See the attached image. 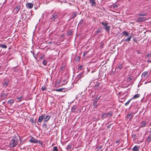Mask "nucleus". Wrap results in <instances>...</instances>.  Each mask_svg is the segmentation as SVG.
I'll use <instances>...</instances> for the list:
<instances>
[{
    "label": "nucleus",
    "mask_w": 151,
    "mask_h": 151,
    "mask_svg": "<svg viewBox=\"0 0 151 151\" xmlns=\"http://www.w3.org/2000/svg\"><path fill=\"white\" fill-rule=\"evenodd\" d=\"M100 24L103 25L104 28L105 30L106 31L109 33L111 26L108 25L109 23L106 21H105V22H101Z\"/></svg>",
    "instance_id": "obj_1"
},
{
    "label": "nucleus",
    "mask_w": 151,
    "mask_h": 151,
    "mask_svg": "<svg viewBox=\"0 0 151 151\" xmlns=\"http://www.w3.org/2000/svg\"><path fill=\"white\" fill-rule=\"evenodd\" d=\"M18 143L17 138L16 136H13L12 139L10 141V147H13L16 146Z\"/></svg>",
    "instance_id": "obj_2"
},
{
    "label": "nucleus",
    "mask_w": 151,
    "mask_h": 151,
    "mask_svg": "<svg viewBox=\"0 0 151 151\" xmlns=\"http://www.w3.org/2000/svg\"><path fill=\"white\" fill-rule=\"evenodd\" d=\"M58 14L57 12H54L51 15L50 19L51 20H55L58 17Z\"/></svg>",
    "instance_id": "obj_3"
},
{
    "label": "nucleus",
    "mask_w": 151,
    "mask_h": 151,
    "mask_svg": "<svg viewBox=\"0 0 151 151\" xmlns=\"http://www.w3.org/2000/svg\"><path fill=\"white\" fill-rule=\"evenodd\" d=\"M147 20V18L145 17H138L137 18V22H142L144 21H146Z\"/></svg>",
    "instance_id": "obj_4"
},
{
    "label": "nucleus",
    "mask_w": 151,
    "mask_h": 151,
    "mask_svg": "<svg viewBox=\"0 0 151 151\" xmlns=\"http://www.w3.org/2000/svg\"><path fill=\"white\" fill-rule=\"evenodd\" d=\"M101 82H99L98 81H97L96 84L95 85V86H94V89L96 90H97L99 89V86L100 85V84H101Z\"/></svg>",
    "instance_id": "obj_5"
},
{
    "label": "nucleus",
    "mask_w": 151,
    "mask_h": 151,
    "mask_svg": "<svg viewBox=\"0 0 151 151\" xmlns=\"http://www.w3.org/2000/svg\"><path fill=\"white\" fill-rule=\"evenodd\" d=\"M33 4L31 3H27L26 4V7L29 9H32L33 7Z\"/></svg>",
    "instance_id": "obj_6"
},
{
    "label": "nucleus",
    "mask_w": 151,
    "mask_h": 151,
    "mask_svg": "<svg viewBox=\"0 0 151 151\" xmlns=\"http://www.w3.org/2000/svg\"><path fill=\"white\" fill-rule=\"evenodd\" d=\"M45 117V114H42L41 116H40L38 120V122L39 123H41L42 122V120Z\"/></svg>",
    "instance_id": "obj_7"
},
{
    "label": "nucleus",
    "mask_w": 151,
    "mask_h": 151,
    "mask_svg": "<svg viewBox=\"0 0 151 151\" xmlns=\"http://www.w3.org/2000/svg\"><path fill=\"white\" fill-rule=\"evenodd\" d=\"M77 106L76 105L73 106L71 108V111L72 112L77 113L78 111H77Z\"/></svg>",
    "instance_id": "obj_8"
},
{
    "label": "nucleus",
    "mask_w": 151,
    "mask_h": 151,
    "mask_svg": "<svg viewBox=\"0 0 151 151\" xmlns=\"http://www.w3.org/2000/svg\"><path fill=\"white\" fill-rule=\"evenodd\" d=\"M20 6H18L14 9L13 11L15 12V13H17L20 10Z\"/></svg>",
    "instance_id": "obj_9"
},
{
    "label": "nucleus",
    "mask_w": 151,
    "mask_h": 151,
    "mask_svg": "<svg viewBox=\"0 0 151 151\" xmlns=\"http://www.w3.org/2000/svg\"><path fill=\"white\" fill-rule=\"evenodd\" d=\"M29 141L31 143H37L38 142L37 140L35 139L34 137H32Z\"/></svg>",
    "instance_id": "obj_10"
},
{
    "label": "nucleus",
    "mask_w": 151,
    "mask_h": 151,
    "mask_svg": "<svg viewBox=\"0 0 151 151\" xmlns=\"http://www.w3.org/2000/svg\"><path fill=\"white\" fill-rule=\"evenodd\" d=\"M132 37V36L129 35V36H128V37L127 38L125 39H124L123 40H122V41L124 40L126 42H129L131 40V39Z\"/></svg>",
    "instance_id": "obj_11"
},
{
    "label": "nucleus",
    "mask_w": 151,
    "mask_h": 151,
    "mask_svg": "<svg viewBox=\"0 0 151 151\" xmlns=\"http://www.w3.org/2000/svg\"><path fill=\"white\" fill-rule=\"evenodd\" d=\"M151 141V134H150L146 139L145 142L148 144Z\"/></svg>",
    "instance_id": "obj_12"
},
{
    "label": "nucleus",
    "mask_w": 151,
    "mask_h": 151,
    "mask_svg": "<svg viewBox=\"0 0 151 151\" xmlns=\"http://www.w3.org/2000/svg\"><path fill=\"white\" fill-rule=\"evenodd\" d=\"M51 118L50 115L45 116V117L44 118V122H47Z\"/></svg>",
    "instance_id": "obj_13"
},
{
    "label": "nucleus",
    "mask_w": 151,
    "mask_h": 151,
    "mask_svg": "<svg viewBox=\"0 0 151 151\" xmlns=\"http://www.w3.org/2000/svg\"><path fill=\"white\" fill-rule=\"evenodd\" d=\"M55 91L58 92H65V89L64 88H57L55 90Z\"/></svg>",
    "instance_id": "obj_14"
},
{
    "label": "nucleus",
    "mask_w": 151,
    "mask_h": 151,
    "mask_svg": "<svg viewBox=\"0 0 151 151\" xmlns=\"http://www.w3.org/2000/svg\"><path fill=\"white\" fill-rule=\"evenodd\" d=\"M99 118V116L98 115H96L94 114L93 116V121H95L97 120Z\"/></svg>",
    "instance_id": "obj_15"
},
{
    "label": "nucleus",
    "mask_w": 151,
    "mask_h": 151,
    "mask_svg": "<svg viewBox=\"0 0 151 151\" xmlns=\"http://www.w3.org/2000/svg\"><path fill=\"white\" fill-rule=\"evenodd\" d=\"M89 2L91 4V6H96L95 0H90Z\"/></svg>",
    "instance_id": "obj_16"
},
{
    "label": "nucleus",
    "mask_w": 151,
    "mask_h": 151,
    "mask_svg": "<svg viewBox=\"0 0 151 151\" xmlns=\"http://www.w3.org/2000/svg\"><path fill=\"white\" fill-rule=\"evenodd\" d=\"M133 113L132 112L131 113V114H128L127 115L128 118L129 119L131 120L132 119L133 116Z\"/></svg>",
    "instance_id": "obj_17"
},
{
    "label": "nucleus",
    "mask_w": 151,
    "mask_h": 151,
    "mask_svg": "<svg viewBox=\"0 0 151 151\" xmlns=\"http://www.w3.org/2000/svg\"><path fill=\"white\" fill-rule=\"evenodd\" d=\"M139 146H135L132 148V151H139Z\"/></svg>",
    "instance_id": "obj_18"
},
{
    "label": "nucleus",
    "mask_w": 151,
    "mask_h": 151,
    "mask_svg": "<svg viewBox=\"0 0 151 151\" xmlns=\"http://www.w3.org/2000/svg\"><path fill=\"white\" fill-rule=\"evenodd\" d=\"M73 31L72 29L69 30L68 32L67 35L68 36H70L73 35Z\"/></svg>",
    "instance_id": "obj_19"
},
{
    "label": "nucleus",
    "mask_w": 151,
    "mask_h": 151,
    "mask_svg": "<svg viewBox=\"0 0 151 151\" xmlns=\"http://www.w3.org/2000/svg\"><path fill=\"white\" fill-rule=\"evenodd\" d=\"M122 34H123V36L125 35L126 36L128 37L129 35V34L128 32L125 31H123Z\"/></svg>",
    "instance_id": "obj_20"
},
{
    "label": "nucleus",
    "mask_w": 151,
    "mask_h": 151,
    "mask_svg": "<svg viewBox=\"0 0 151 151\" xmlns=\"http://www.w3.org/2000/svg\"><path fill=\"white\" fill-rule=\"evenodd\" d=\"M9 83V80H5V81L3 83V85L7 87Z\"/></svg>",
    "instance_id": "obj_21"
},
{
    "label": "nucleus",
    "mask_w": 151,
    "mask_h": 151,
    "mask_svg": "<svg viewBox=\"0 0 151 151\" xmlns=\"http://www.w3.org/2000/svg\"><path fill=\"white\" fill-rule=\"evenodd\" d=\"M14 100L13 99H10V100L8 101L7 102V103L8 104H10L11 105L12 104L14 103Z\"/></svg>",
    "instance_id": "obj_22"
},
{
    "label": "nucleus",
    "mask_w": 151,
    "mask_h": 151,
    "mask_svg": "<svg viewBox=\"0 0 151 151\" xmlns=\"http://www.w3.org/2000/svg\"><path fill=\"white\" fill-rule=\"evenodd\" d=\"M147 123L145 121H143L142 122L140 127H144L145 126Z\"/></svg>",
    "instance_id": "obj_23"
},
{
    "label": "nucleus",
    "mask_w": 151,
    "mask_h": 151,
    "mask_svg": "<svg viewBox=\"0 0 151 151\" xmlns=\"http://www.w3.org/2000/svg\"><path fill=\"white\" fill-rule=\"evenodd\" d=\"M107 116V114L106 113H103L101 115V118L103 119H104L106 118Z\"/></svg>",
    "instance_id": "obj_24"
},
{
    "label": "nucleus",
    "mask_w": 151,
    "mask_h": 151,
    "mask_svg": "<svg viewBox=\"0 0 151 151\" xmlns=\"http://www.w3.org/2000/svg\"><path fill=\"white\" fill-rule=\"evenodd\" d=\"M113 114V112L112 111H109L108 113L107 114L108 117L111 116Z\"/></svg>",
    "instance_id": "obj_25"
},
{
    "label": "nucleus",
    "mask_w": 151,
    "mask_h": 151,
    "mask_svg": "<svg viewBox=\"0 0 151 151\" xmlns=\"http://www.w3.org/2000/svg\"><path fill=\"white\" fill-rule=\"evenodd\" d=\"M140 96V94H137L134 95L132 98V99H135L139 98Z\"/></svg>",
    "instance_id": "obj_26"
},
{
    "label": "nucleus",
    "mask_w": 151,
    "mask_h": 151,
    "mask_svg": "<svg viewBox=\"0 0 151 151\" xmlns=\"http://www.w3.org/2000/svg\"><path fill=\"white\" fill-rule=\"evenodd\" d=\"M85 73V71H83L82 72L80 73L77 76V77L78 78H80L82 76L83 74Z\"/></svg>",
    "instance_id": "obj_27"
},
{
    "label": "nucleus",
    "mask_w": 151,
    "mask_h": 151,
    "mask_svg": "<svg viewBox=\"0 0 151 151\" xmlns=\"http://www.w3.org/2000/svg\"><path fill=\"white\" fill-rule=\"evenodd\" d=\"M30 121L32 123H34L35 124H36V119L35 120L34 118H31L30 119Z\"/></svg>",
    "instance_id": "obj_28"
},
{
    "label": "nucleus",
    "mask_w": 151,
    "mask_h": 151,
    "mask_svg": "<svg viewBox=\"0 0 151 151\" xmlns=\"http://www.w3.org/2000/svg\"><path fill=\"white\" fill-rule=\"evenodd\" d=\"M102 28L101 27H99L96 32L95 33L96 35H98L101 30Z\"/></svg>",
    "instance_id": "obj_29"
},
{
    "label": "nucleus",
    "mask_w": 151,
    "mask_h": 151,
    "mask_svg": "<svg viewBox=\"0 0 151 151\" xmlns=\"http://www.w3.org/2000/svg\"><path fill=\"white\" fill-rule=\"evenodd\" d=\"M0 47L6 49L7 47V46L5 45L0 44Z\"/></svg>",
    "instance_id": "obj_30"
},
{
    "label": "nucleus",
    "mask_w": 151,
    "mask_h": 151,
    "mask_svg": "<svg viewBox=\"0 0 151 151\" xmlns=\"http://www.w3.org/2000/svg\"><path fill=\"white\" fill-rule=\"evenodd\" d=\"M80 59V58L78 56H76L74 59V60L76 61L77 62H79Z\"/></svg>",
    "instance_id": "obj_31"
},
{
    "label": "nucleus",
    "mask_w": 151,
    "mask_h": 151,
    "mask_svg": "<svg viewBox=\"0 0 151 151\" xmlns=\"http://www.w3.org/2000/svg\"><path fill=\"white\" fill-rule=\"evenodd\" d=\"M148 75V72L147 71L144 72L142 74V76L143 77H145L146 76Z\"/></svg>",
    "instance_id": "obj_32"
},
{
    "label": "nucleus",
    "mask_w": 151,
    "mask_h": 151,
    "mask_svg": "<svg viewBox=\"0 0 151 151\" xmlns=\"http://www.w3.org/2000/svg\"><path fill=\"white\" fill-rule=\"evenodd\" d=\"M17 99H19V100L18 101V102H20L23 99V97L22 96H20L19 97H17Z\"/></svg>",
    "instance_id": "obj_33"
},
{
    "label": "nucleus",
    "mask_w": 151,
    "mask_h": 151,
    "mask_svg": "<svg viewBox=\"0 0 151 151\" xmlns=\"http://www.w3.org/2000/svg\"><path fill=\"white\" fill-rule=\"evenodd\" d=\"M84 67L83 65H80V66H79L78 68V70L79 71L80 70H82L83 69V68Z\"/></svg>",
    "instance_id": "obj_34"
},
{
    "label": "nucleus",
    "mask_w": 151,
    "mask_h": 151,
    "mask_svg": "<svg viewBox=\"0 0 151 151\" xmlns=\"http://www.w3.org/2000/svg\"><path fill=\"white\" fill-rule=\"evenodd\" d=\"M47 62V60H44L42 61V63L45 66L46 65Z\"/></svg>",
    "instance_id": "obj_35"
},
{
    "label": "nucleus",
    "mask_w": 151,
    "mask_h": 151,
    "mask_svg": "<svg viewBox=\"0 0 151 151\" xmlns=\"http://www.w3.org/2000/svg\"><path fill=\"white\" fill-rule=\"evenodd\" d=\"M47 89V88L46 87V86L45 85L43 86L41 88V90L42 91L45 90Z\"/></svg>",
    "instance_id": "obj_36"
},
{
    "label": "nucleus",
    "mask_w": 151,
    "mask_h": 151,
    "mask_svg": "<svg viewBox=\"0 0 151 151\" xmlns=\"http://www.w3.org/2000/svg\"><path fill=\"white\" fill-rule=\"evenodd\" d=\"M133 78V76H130V77H128L127 78V80L128 81H132Z\"/></svg>",
    "instance_id": "obj_37"
},
{
    "label": "nucleus",
    "mask_w": 151,
    "mask_h": 151,
    "mask_svg": "<svg viewBox=\"0 0 151 151\" xmlns=\"http://www.w3.org/2000/svg\"><path fill=\"white\" fill-rule=\"evenodd\" d=\"M132 99V98L129 99L128 100V101L125 104V105L126 106H127L129 104V103L130 102L131 100Z\"/></svg>",
    "instance_id": "obj_38"
},
{
    "label": "nucleus",
    "mask_w": 151,
    "mask_h": 151,
    "mask_svg": "<svg viewBox=\"0 0 151 151\" xmlns=\"http://www.w3.org/2000/svg\"><path fill=\"white\" fill-rule=\"evenodd\" d=\"M94 99H93V105L94 106H97V101H96Z\"/></svg>",
    "instance_id": "obj_39"
},
{
    "label": "nucleus",
    "mask_w": 151,
    "mask_h": 151,
    "mask_svg": "<svg viewBox=\"0 0 151 151\" xmlns=\"http://www.w3.org/2000/svg\"><path fill=\"white\" fill-rule=\"evenodd\" d=\"M147 15V14L146 13H142L139 14V16H145Z\"/></svg>",
    "instance_id": "obj_40"
},
{
    "label": "nucleus",
    "mask_w": 151,
    "mask_h": 151,
    "mask_svg": "<svg viewBox=\"0 0 151 151\" xmlns=\"http://www.w3.org/2000/svg\"><path fill=\"white\" fill-rule=\"evenodd\" d=\"M77 16V13L76 12H75L71 16L72 18L74 19Z\"/></svg>",
    "instance_id": "obj_41"
},
{
    "label": "nucleus",
    "mask_w": 151,
    "mask_h": 151,
    "mask_svg": "<svg viewBox=\"0 0 151 151\" xmlns=\"http://www.w3.org/2000/svg\"><path fill=\"white\" fill-rule=\"evenodd\" d=\"M132 137L133 138V140H135L136 139V135L135 134H133L132 136Z\"/></svg>",
    "instance_id": "obj_42"
},
{
    "label": "nucleus",
    "mask_w": 151,
    "mask_h": 151,
    "mask_svg": "<svg viewBox=\"0 0 151 151\" xmlns=\"http://www.w3.org/2000/svg\"><path fill=\"white\" fill-rule=\"evenodd\" d=\"M123 67V65L122 64L119 65L117 67V68L119 69H121Z\"/></svg>",
    "instance_id": "obj_43"
},
{
    "label": "nucleus",
    "mask_w": 151,
    "mask_h": 151,
    "mask_svg": "<svg viewBox=\"0 0 151 151\" xmlns=\"http://www.w3.org/2000/svg\"><path fill=\"white\" fill-rule=\"evenodd\" d=\"M42 127L45 128H47V124L45 123H44L42 125Z\"/></svg>",
    "instance_id": "obj_44"
},
{
    "label": "nucleus",
    "mask_w": 151,
    "mask_h": 151,
    "mask_svg": "<svg viewBox=\"0 0 151 151\" xmlns=\"http://www.w3.org/2000/svg\"><path fill=\"white\" fill-rule=\"evenodd\" d=\"M82 109L81 108H78L77 109V111H78V112H81L82 111Z\"/></svg>",
    "instance_id": "obj_45"
},
{
    "label": "nucleus",
    "mask_w": 151,
    "mask_h": 151,
    "mask_svg": "<svg viewBox=\"0 0 151 151\" xmlns=\"http://www.w3.org/2000/svg\"><path fill=\"white\" fill-rule=\"evenodd\" d=\"M72 147V145H68L67 147V149L70 150Z\"/></svg>",
    "instance_id": "obj_46"
},
{
    "label": "nucleus",
    "mask_w": 151,
    "mask_h": 151,
    "mask_svg": "<svg viewBox=\"0 0 151 151\" xmlns=\"http://www.w3.org/2000/svg\"><path fill=\"white\" fill-rule=\"evenodd\" d=\"M45 55L44 54H43L41 55V56L39 58L40 59L42 60L45 57Z\"/></svg>",
    "instance_id": "obj_47"
},
{
    "label": "nucleus",
    "mask_w": 151,
    "mask_h": 151,
    "mask_svg": "<svg viewBox=\"0 0 151 151\" xmlns=\"http://www.w3.org/2000/svg\"><path fill=\"white\" fill-rule=\"evenodd\" d=\"M84 22V20L83 19H82L81 20L79 24H83V22Z\"/></svg>",
    "instance_id": "obj_48"
},
{
    "label": "nucleus",
    "mask_w": 151,
    "mask_h": 151,
    "mask_svg": "<svg viewBox=\"0 0 151 151\" xmlns=\"http://www.w3.org/2000/svg\"><path fill=\"white\" fill-rule=\"evenodd\" d=\"M101 96H97L96 98H95L96 100H99V99Z\"/></svg>",
    "instance_id": "obj_49"
},
{
    "label": "nucleus",
    "mask_w": 151,
    "mask_h": 151,
    "mask_svg": "<svg viewBox=\"0 0 151 151\" xmlns=\"http://www.w3.org/2000/svg\"><path fill=\"white\" fill-rule=\"evenodd\" d=\"M32 54L33 55V56L36 59H37V55H35L34 53L33 52H32Z\"/></svg>",
    "instance_id": "obj_50"
},
{
    "label": "nucleus",
    "mask_w": 151,
    "mask_h": 151,
    "mask_svg": "<svg viewBox=\"0 0 151 151\" xmlns=\"http://www.w3.org/2000/svg\"><path fill=\"white\" fill-rule=\"evenodd\" d=\"M7 93H4L2 94V96L5 97L7 96Z\"/></svg>",
    "instance_id": "obj_51"
},
{
    "label": "nucleus",
    "mask_w": 151,
    "mask_h": 151,
    "mask_svg": "<svg viewBox=\"0 0 151 151\" xmlns=\"http://www.w3.org/2000/svg\"><path fill=\"white\" fill-rule=\"evenodd\" d=\"M88 52L87 51L84 52L83 53V56H85L87 54Z\"/></svg>",
    "instance_id": "obj_52"
},
{
    "label": "nucleus",
    "mask_w": 151,
    "mask_h": 151,
    "mask_svg": "<svg viewBox=\"0 0 151 151\" xmlns=\"http://www.w3.org/2000/svg\"><path fill=\"white\" fill-rule=\"evenodd\" d=\"M63 84H65L67 83L68 81H66L65 79H64L63 81Z\"/></svg>",
    "instance_id": "obj_53"
},
{
    "label": "nucleus",
    "mask_w": 151,
    "mask_h": 151,
    "mask_svg": "<svg viewBox=\"0 0 151 151\" xmlns=\"http://www.w3.org/2000/svg\"><path fill=\"white\" fill-rule=\"evenodd\" d=\"M147 56L148 57H151V53H149L147 54Z\"/></svg>",
    "instance_id": "obj_54"
},
{
    "label": "nucleus",
    "mask_w": 151,
    "mask_h": 151,
    "mask_svg": "<svg viewBox=\"0 0 151 151\" xmlns=\"http://www.w3.org/2000/svg\"><path fill=\"white\" fill-rule=\"evenodd\" d=\"M133 40L136 43L137 42V39L135 38L134 37V39H133Z\"/></svg>",
    "instance_id": "obj_55"
},
{
    "label": "nucleus",
    "mask_w": 151,
    "mask_h": 151,
    "mask_svg": "<svg viewBox=\"0 0 151 151\" xmlns=\"http://www.w3.org/2000/svg\"><path fill=\"white\" fill-rule=\"evenodd\" d=\"M120 142V140L119 139H117L116 140V143H119Z\"/></svg>",
    "instance_id": "obj_56"
},
{
    "label": "nucleus",
    "mask_w": 151,
    "mask_h": 151,
    "mask_svg": "<svg viewBox=\"0 0 151 151\" xmlns=\"http://www.w3.org/2000/svg\"><path fill=\"white\" fill-rule=\"evenodd\" d=\"M112 124H109V125H108L107 127L108 128H111V125Z\"/></svg>",
    "instance_id": "obj_57"
},
{
    "label": "nucleus",
    "mask_w": 151,
    "mask_h": 151,
    "mask_svg": "<svg viewBox=\"0 0 151 151\" xmlns=\"http://www.w3.org/2000/svg\"><path fill=\"white\" fill-rule=\"evenodd\" d=\"M147 62L148 63H150L151 62V60H147Z\"/></svg>",
    "instance_id": "obj_58"
},
{
    "label": "nucleus",
    "mask_w": 151,
    "mask_h": 151,
    "mask_svg": "<svg viewBox=\"0 0 151 151\" xmlns=\"http://www.w3.org/2000/svg\"><path fill=\"white\" fill-rule=\"evenodd\" d=\"M114 7L115 8H117V6L116 5H114Z\"/></svg>",
    "instance_id": "obj_59"
},
{
    "label": "nucleus",
    "mask_w": 151,
    "mask_h": 151,
    "mask_svg": "<svg viewBox=\"0 0 151 151\" xmlns=\"http://www.w3.org/2000/svg\"><path fill=\"white\" fill-rule=\"evenodd\" d=\"M122 91H120L119 93V94L120 95L122 94Z\"/></svg>",
    "instance_id": "obj_60"
},
{
    "label": "nucleus",
    "mask_w": 151,
    "mask_h": 151,
    "mask_svg": "<svg viewBox=\"0 0 151 151\" xmlns=\"http://www.w3.org/2000/svg\"><path fill=\"white\" fill-rule=\"evenodd\" d=\"M38 143H39V144H42V142H41V141H39Z\"/></svg>",
    "instance_id": "obj_61"
},
{
    "label": "nucleus",
    "mask_w": 151,
    "mask_h": 151,
    "mask_svg": "<svg viewBox=\"0 0 151 151\" xmlns=\"http://www.w3.org/2000/svg\"><path fill=\"white\" fill-rule=\"evenodd\" d=\"M48 43L49 44H51L52 43V42L51 41H50V42H48Z\"/></svg>",
    "instance_id": "obj_62"
},
{
    "label": "nucleus",
    "mask_w": 151,
    "mask_h": 151,
    "mask_svg": "<svg viewBox=\"0 0 151 151\" xmlns=\"http://www.w3.org/2000/svg\"><path fill=\"white\" fill-rule=\"evenodd\" d=\"M11 42H8V44H7V45H8V44H10L11 43Z\"/></svg>",
    "instance_id": "obj_63"
},
{
    "label": "nucleus",
    "mask_w": 151,
    "mask_h": 151,
    "mask_svg": "<svg viewBox=\"0 0 151 151\" xmlns=\"http://www.w3.org/2000/svg\"><path fill=\"white\" fill-rule=\"evenodd\" d=\"M102 147V146H99V148H101Z\"/></svg>",
    "instance_id": "obj_64"
}]
</instances>
